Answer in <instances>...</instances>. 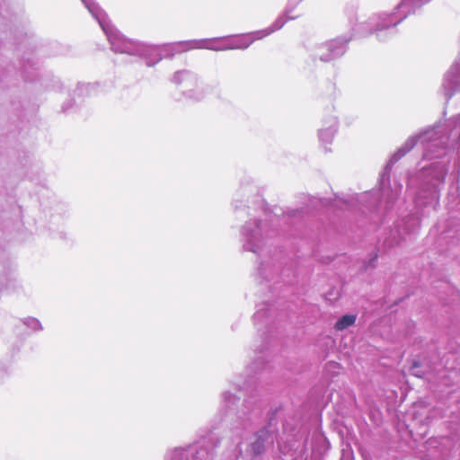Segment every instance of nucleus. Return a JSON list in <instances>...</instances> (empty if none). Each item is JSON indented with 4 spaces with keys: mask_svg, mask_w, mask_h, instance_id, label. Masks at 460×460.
Wrapping results in <instances>:
<instances>
[{
    "mask_svg": "<svg viewBox=\"0 0 460 460\" xmlns=\"http://www.w3.org/2000/svg\"><path fill=\"white\" fill-rule=\"evenodd\" d=\"M356 322V315L354 314H345L341 318H340L335 323V329L341 331L347 329L348 327L353 325Z\"/></svg>",
    "mask_w": 460,
    "mask_h": 460,
    "instance_id": "f257e3e1",
    "label": "nucleus"
},
{
    "mask_svg": "<svg viewBox=\"0 0 460 460\" xmlns=\"http://www.w3.org/2000/svg\"><path fill=\"white\" fill-rule=\"evenodd\" d=\"M274 31H275V29L268 28V29H265L262 31H256L253 33V40H261L264 37L271 34Z\"/></svg>",
    "mask_w": 460,
    "mask_h": 460,
    "instance_id": "f03ea898",
    "label": "nucleus"
},
{
    "mask_svg": "<svg viewBox=\"0 0 460 460\" xmlns=\"http://www.w3.org/2000/svg\"><path fill=\"white\" fill-rule=\"evenodd\" d=\"M413 367H420V363H419V362H414V363H413Z\"/></svg>",
    "mask_w": 460,
    "mask_h": 460,
    "instance_id": "7ed1b4c3",
    "label": "nucleus"
}]
</instances>
